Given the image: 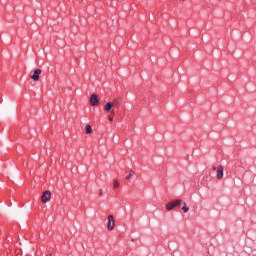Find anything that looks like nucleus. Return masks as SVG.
I'll return each instance as SVG.
<instances>
[{
    "label": "nucleus",
    "mask_w": 256,
    "mask_h": 256,
    "mask_svg": "<svg viewBox=\"0 0 256 256\" xmlns=\"http://www.w3.org/2000/svg\"><path fill=\"white\" fill-rule=\"evenodd\" d=\"M181 203H183V201L181 199H177L172 202H168L166 204V209H167V211H173V209H175V207H181Z\"/></svg>",
    "instance_id": "nucleus-1"
},
{
    "label": "nucleus",
    "mask_w": 256,
    "mask_h": 256,
    "mask_svg": "<svg viewBox=\"0 0 256 256\" xmlns=\"http://www.w3.org/2000/svg\"><path fill=\"white\" fill-rule=\"evenodd\" d=\"M108 231H113L115 229V218L113 215L108 216V224H107Z\"/></svg>",
    "instance_id": "nucleus-2"
},
{
    "label": "nucleus",
    "mask_w": 256,
    "mask_h": 256,
    "mask_svg": "<svg viewBox=\"0 0 256 256\" xmlns=\"http://www.w3.org/2000/svg\"><path fill=\"white\" fill-rule=\"evenodd\" d=\"M90 105H92V107H97V105H99V97L97 94H92L90 96Z\"/></svg>",
    "instance_id": "nucleus-3"
},
{
    "label": "nucleus",
    "mask_w": 256,
    "mask_h": 256,
    "mask_svg": "<svg viewBox=\"0 0 256 256\" xmlns=\"http://www.w3.org/2000/svg\"><path fill=\"white\" fill-rule=\"evenodd\" d=\"M51 199V192L50 191H45L41 197L42 203H47Z\"/></svg>",
    "instance_id": "nucleus-4"
},
{
    "label": "nucleus",
    "mask_w": 256,
    "mask_h": 256,
    "mask_svg": "<svg viewBox=\"0 0 256 256\" xmlns=\"http://www.w3.org/2000/svg\"><path fill=\"white\" fill-rule=\"evenodd\" d=\"M39 75H41V69H36V70H34V73L31 76V79L33 81H39Z\"/></svg>",
    "instance_id": "nucleus-5"
},
{
    "label": "nucleus",
    "mask_w": 256,
    "mask_h": 256,
    "mask_svg": "<svg viewBox=\"0 0 256 256\" xmlns=\"http://www.w3.org/2000/svg\"><path fill=\"white\" fill-rule=\"evenodd\" d=\"M223 177V166H218L217 168V179H221Z\"/></svg>",
    "instance_id": "nucleus-6"
},
{
    "label": "nucleus",
    "mask_w": 256,
    "mask_h": 256,
    "mask_svg": "<svg viewBox=\"0 0 256 256\" xmlns=\"http://www.w3.org/2000/svg\"><path fill=\"white\" fill-rule=\"evenodd\" d=\"M111 109H113V103L112 102H108L105 107L104 110L106 111V113L111 112Z\"/></svg>",
    "instance_id": "nucleus-7"
},
{
    "label": "nucleus",
    "mask_w": 256,
    "mask_h": 256,
    "mask_svg": "<svg viewBox=\"0 0 256 256\" xmlns=\"http://www.w3.org/2000/svg\"><path fill=\"white\" fill-rule=\"evenodd\" d=\"M111 103H112L113 107H117L119 105V103H121V98H116Z\"/></svg>",
    "instance_id": "nucleus-8"
},
{
    "label": "nucleus",
    "mask_w": 256,
    "mask_h": 256,
    "mask_svg": "<svg viewBox=\"0 0 256 256\" xmlns=\"http://www.w3.org/2000/svg\"><path fill=\"white\" fill-rule=\"evenodd\" d=\"M93 133V128H91V125H86V134L91 135Z\"/></svg>",
    "instance_id": "nucleus-9"
},
{
    "label": "nucleus",
    "mask_w": 256,
    "mask_h": 256,
    "mask_svg": "<svg viewBox=\"0 0 256 256\" xmlns=\"http://www.w3.org/2000/svg\"><path fill=\"white\" fill-rule=\"evenodd\" d=\"M177 247H178V246H177L176 243H172V244H171V243H168V248H169V249H173L174 251H176Z\"/></svg>",
    "instance_id": "nucleus-10"
},
{
    "label": "nucleus",
    "mask_w": 256,
    "mask_h": 256,
    "mask_svg": "<svg viewBox=\"0 0 256 256\" xmlns=\"http://www.w3.org/2000/svg\"><path fill=\"white\" fill-rule=\"evenodd\" d=\"M183 207H182V211L184 212V213H188L189 212V207H187V203H185V202H183Z\"/></svg>",
    "instance_id": "nucleus-11"
},
{
    "label": "nucleus",
    "mask_w": 256,
    "mask_h": 256,
    "mask_svg": "<svg viewBox=\"0 0 256 256\" xmlns=\"http://www.w3.org/2000/svg\"><path fill=\"white\" fill-rule=\"evenodd\" d=\"M133 175H135V172L133 170H130L128 176H126V179L127 180L131 179V177H133Z\"/></svg>",
    "instance_id": "nucleus-12"
},
{
    "label": "nucleus",
    "mask_w": 256,
    "mask_h": 256,
    "mask_svg": "<svg viewBox=\"0 0 256 256\" xmlns=\"http://www.w3.org/2000/svg\"><path fill=\"white\" fill-rule=\"evenodd\" d=\"M119 187V182L117 180H114V189H117Z\"/></svg>",
    "instance_id": "nucleus-13"
},
{
    "label": "nucleus",
    "mask_w": 256,
    "mask_h": 256,
    "mask_svg": "<svg viewBox=\"0 0 256 256\" xmlns=\"http://www.w3.org/2000/svg\"><path fill=\"white\" fill-rule=\"evenodd\" d=\"M109 121H113V116L108 117Z\"/></svg>",
    "instance_id": "nucleus-14"
},
{
    "label": "nucleus",
    "mask_w": 256,
    "mask_h": 256,
    "mask_svg": "<svg viewBox=\"0 0 256 256\" xmlns=\"http://www.w3.org/2000/svg\"><path fill=\"white\" fill-rule=\"evenodd\" d=\"M100 196L103 195V189H100V193H99Z\"/></svg>",
    "instance_id": "nucleus-15"
},
{
    "label": "nucleus",
    "mask_w": 256,
    "mask_h": 256,
    "mask_svg": "<svg viewBox=\"0 0 256 256\" xmlns=\"http://www.w3.org/2000/svg\"><path fill=\"white\" fill-rule=\"evenodd\" d=\"M212 170H213V171H217V167L214 166V167L212 168Z\"/></svg>",
    "instance_id": "nucleus-16"
},
{
    "label": "nucleus",
    "mask_w": 256,
    "mask_h": 256,
    "mask_svg": "<svg viewBox=\"0 0 256 256\" xmlns=\"http://www.w3.org/2000/svg\"><path fill=\"white\" fill-rule=\"evenodd\" d=\"M111 113H112L113 115H115V110H112Z\"/></svg>",
    "instance_id": "nucleus-17"
}]
</instances>
